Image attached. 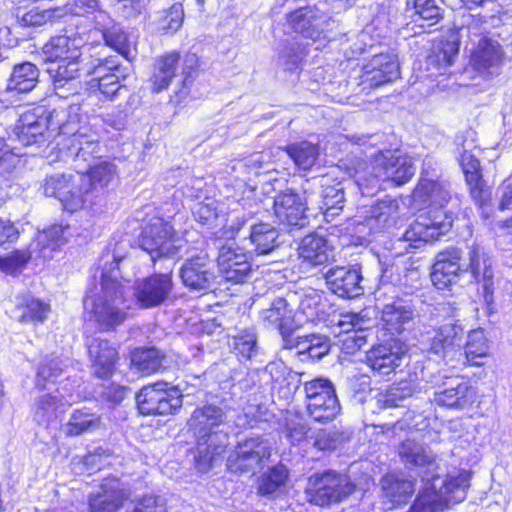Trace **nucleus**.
Here are the masks:
<instances>
[{
	"label": "nucleus",
	"instance_id": "1",
	"mask_svg": "<svg viewBox=\"0 0 512 512\" xmlns=\"http://www.w3.org/2000/svg\"><path fill=\"white\" fill-rule=\"evenodd\" d=\"M77 107L68 109H54L48 112L38 107L23 113L14 133L19 142L25 146L45 144L57 131L63 139L58 142L61 150H66L68 156L76 158L93 155L97 152V133L87 125H82Z\"/></svg>",
	"mask_w": 512,
	"mask_h": 512
},
{
	"label": "nucleus",
	"instance_id": "2",
	"mask_svg": "<svg viewBox=\"0 0 512 512\" xmlns=\"http://www.w3.org/2000/svg\"><path fill=\"white\" fill-rule=\"evenodd\" d=\"M119 258L106 260L100 269L99 286L91 288L84 301V311L89 320L102 331H110L121 325L128 316L133 299L130 289L120 280Z\"/></svg>",
	"mask_w": 512,
	"mask_h": 512
},
{
	"label": "nucleus",
	"instance_id": "3",
	"mask_svg": "<svg viewBox=\"0 0 512 512\" xmlns=\"http://www.w3.org/2000/svg\"><path fill=\"white\" fill-rule=\"evenodd\" d=\"M223 410L216 405L196 408L187 424L197 438L196 459L199 463L211 466L225 452L228 434L218 428L225 423Z\"/></svg>",
	"mask_w": 512,
	"mask_h": 512
},
{
	"label": "nucleus",
	"instance_id": "4",
	"mask_svg": "<svg viewBox=\"0 0 512 512\" xmlns=\"http://www.w3.org/2000/svg\"><path fill=\"white\" fill-rule=\"evenodd\" d=\"M399 456L407 468L421 477L425 485L432 482L430 487L427 486L423 492L419 493L413 505L416 512L432 511L439 498L435 484L439 479L436 456L429 447L410 439L400 445Z\"/></svg>",
	"mask_w": 512,
	"mask_h": 512
},
{
	"label": "nucleus",
	"instance_id": "5",
	"mask_svg": "<svg viewBox=\"0 0 512 512\" xmlns=\"http://www.w3.org/2000/svg\"><path fill=\"white\" fill-rule=\"evenodd\" d=\"M354 485L347 475L335 471L315 473L308 478L305 488L310 503L325 507L339 503L351 495Z\"/></svg>",
	"mask_w": 512,
	"mask_h": 512
},
{
	"label": "nucleus",
	"instance_id": "6",
	"mask_svg": "<svg viewBox=\"0 0 512 512\" xmlns=\"http://www.w3.org/2000/svg\"><path fill=\"white\" fill-rule=\"evenodd\" d=\"M139 246L155 261L161 257H174L183 246L173 227L161 218H153L139 236Z\"/></svg>",
	"mask_w": 512,
	"mask_h": 512
},
{
	"label": "nucleus",
	"instance_id": "7",
	"mask_svg": "<svg viewBox=\"0 0 512 512\" xmlns=\"http://www.w3.org/2000/svg\"><path fill=\"white\" fill-rule=\"evenodd\" d=\"M182 62L183 85L187 87L197 76L199 59L195 53L187 52L180 56L176 51L168 52L155 60L151 77L152 90L160 92L166 89L176 75L179 62Z\"/></svg>",
	"mask_w": 512,
	"mask_h": 512
},
{
	"label": "nucleus",
	"instance_id": "8",
	"mask_svg": "<svg viewBox=\"0 0 512 512\" xmlns=\"http://www.w3.org/2000/svg\"><path fill=\"white\" fill-rule=\"evenodd\" d=\"M308 415L317 422L332 421L340 412L334 385L329 379L315 378L304 383Z\"/></svg>",
	"mask_w": 512,
	"mask_h": 512
},
{
	"label": "nucleus",
	"instance_id": "9",
	"mask_svg": "<svg viewBox=\"0 0 512 512\" xmlns=\"http://www.w3.org/2000/svg\"><path fill=\"white\" fill-rule=\"evenodd\" d=\"M136 402L143 415H168L182 406V394L177 387L168 388L166 382H157L143 387Z\"/></svg>",
	"mask_w": 512,
	"mask_h": 512
},
{
	"label": "nucleus",
	"instance_id": "10",
	"mask_svg": "<svg viewBox=\"0 0 512 512\" xmlns=\"http://www.w3.org/2000/svg\"><path fill=\"white\" fill-rule=\"evenodd\" d=\"M195 219L208 229L218 240H233L241 228L248 222L246 214L237 215L227 222L226 215L215 200L196 205L193 211Z\"/></svg>",
	"mask_w": 512,
	"mask_h": 512
},
{
	"label": "nucleus",
	"instance_id": "11",
	"mask_svg": "<svg viewBox=\"0 0 512 512\" xmlns=\"http://www.w3.org/2000/svg\"><path fill=\"white\" fill-rule=\"evenodd\" d=\"M270 456V444L262 437L239 441L227 458V468L233 473L254 471Z\"/></svg>",
	"mask_w": 512,
	"mask_h": 512
},
{
	"label": "nucleus",
	"instance_id": "12",
	"mask_svg": "<svg viewBox=\"0 0 512 512\" xmlns=\"http://www.w3.org/2000/svg\"><path fill=\"white\" fill-rule=\"evenodd\" d=\"M373 170L375 178L402 185L414 175L415 166L412 158L400 150H386L374 157Z\"/></svg>",
	"mask_w": 512,
	"mask_h": 512
},
{
	"label": "nucleus",
	"instance_id": "13",
	"mask_svg": "<svg viewBox=\"0 0 512 512\" xmlns=\"http://www.w3.org/2000/svg\"><path fill=\"white\" fill-rule=\"evenodd\" d=\"M313 193L303 196L292 190L279 193L274 200V212L278 220L287 226L305 225V211L313 205Z\"/></svg>",
	"mask_w": 512,
	"mask_h": 512
},
{
	"label": "nucleus",
	"instance_id": "14",
	"mask_svg": "<svg viewBox=\"0 0 512 512\" xmlns=\"http://www.w3.org/2000/svg\"><path fill=\"white\" fill-rule=\"evenodd\" d=\"M464 329L458 323H447L439 327L430 339L428 351L447 364L463 356L461 351Z\"/></svg>",
	"mask_w": 512,
	"mask_h": 512
},
{
	"label": "nucleus",
	"instance_id": "15",
	"mask_svg": "<svg viewBox=\"0 0 512 512\" xmlns=\"http://www.w3.org/2000/svg\"><path fill=\"white\" fill-rule=\"evenodd\" d=\"M173 289L171 274H154L136 281L134 298L141 308H153L163 304Z\"/></svg>",
	"mask_w": 512,
	"mask_h": 512
},
{
	"label": "nucleus",
	"instance_id": "16",
	"mask_svg": "<svg viewBox=\"0 0 512 512\" xmlns=\"http://www.w3.org/2000/svg\"><path fill=\"white\" fill-rule=\"evenodd\" d=\"M97 149L98 151L93 153V155L86 156L88 160H85L83 157L76 158L72 156L77 163L76 168L78 169V173L83 174L86 184H88L91 192L96 196L115 179L117 173L116 166L111 162L100 161L93 164L94 159L98 157L100 153L98 135Z\"/></svg>",
	"mask_w": 512,
	"mask_h": 512
},
{
	"label": "nucleus",
	"instance_id": "17",
	"mask_svg": "<svg viewBox=\"0 0 512 512\" xmlns=\"http://www.w3.org/2000/svg\"><path fill=\"white\" fill-rule=\"evenodd\" d=\"M218 249L217 264L222 276L234 283L245 282L252 272V266L244 250L234 243L219 246Z\"/></svg>",
	"mask_w": 512,
	"mask_h": 512
},
{
	"label": "nucleus",
	"instance_id": "18",
	"mask_svg": "<svg viewBox=\"0 0 512 512\" xmlns=\"http://www.w3.org/2000/svg\"><path fill=\"white\" fill-rule=\"evenodd\" d=\"M183 284L195 291L210 290L215 281L213 263L206 253L187 259L180 269Z\"/></svg>",
	"mask_w": 512,
	"mask_h": 512
},
{
	"label": "nucleus",
	"instance_id": "19",
	"mask_svg": "<svg viewBox=\"0 0 512 512\" xmlns=\"http://www.w3.org/2000/svg\"><path fill=\"white\" fill-rule=\"evenodd\" d=\"M288 22L295 32L313 41L325 38V32L330 25L324 12L310 6L299 8L289 14Z\"/></svg>",
	"mask_w": 512,
	"mask_h": 512
},
{
	"label": "nucleus",
	"instance_id": "20",
	"mask_svg": "<svg viewBox=\"0 0 512 512\" xmlns=\"http://www.w3.org/2000/svg\"><path fill=\"white\" fill-rule=\"evenodd\" d=\"M461 260V251L457 248L439 252L435 257L431 272L433 285L443 290L453 284L464 273V263Z\"/></svg>",
	"mask_w": 512,
	"mask_h": 512
},
{
	"label": "nucleus",
	"instance_id": "21",
	"mask_svg": "<svg viewBox=\"0 0 512 512\" xmlns=\"http://www.w3.org/2000/svg\"><path fill=\"white\" fill-rule=\"evenodd\" d=\"M92 372L101 379L111 377L118 361L116 347L106 339L89 337L86 340Z\"/></svg>",
	"mask_w": 512,
	"mask_h": 512
},
{
	"label": "nucleus",
	"instance_id": "22",
	"mask_svg": "<svg viewBox=\"0 0 512 512\" xmlns=\"http://www.w3.org/2000/svg\"><path fill=\"white\" fill-rule=\"evenodd\" d=\"M431 159L424 160V168L422 178L413 192V199L428 208H444L451 199V191L449 184L445 181H436L429 179L424 175H428L426 167H431Z\"/></svg>",
	"mask_w": 512,
	"mask_h": 512
},
{
	"label": "nucleus",
	"instance_id": "23",
	"mask_svg": "<svg viewBox=\"0 0 512 512\" xmlns=\"http://www.w3.org/2000/svg\"><path fill=\"white\" fill-rule=\"evenodd\" d=\"M399 64L394 55L378 54L373 56L364 66L361 76L362 83L375 88L398 79Z\"/></svg>",
	"mask_w": 512,
	"mask_h": 512
},
{
	"label": "nucleus",
	"instance_id": "24",
	"mask_svg": "<svg viewBox=\"0 0 512 512\" xmlns=\"http://www.w3.org/2000/svg\"><path fill=\"white\" fill-rule=\"evenodd\" d=\"M325 279L329 289L340 297L353 298L363 293L362 276L357 268H331L326 272Z\"/></svg>",
	"mask_w": 512,
	"mask_h": 512
},
{
	"label": "nucleus",
	"instance_id": "25",
	"mask_svg": "<svg viewBox=\"0 0 512 512\" xmlns=\"http://www.w3.org/2000/svg\"><path fill=\"white\" fill-rule=\"evenodd\" d=\"M474 390L461 378H450L434 393V402L447 408L463 409L474 401Z\"/></svg>",
	"mask_w": 512,
	"mask_h": 512
},
{
	"label": "nucleus",
	"instance_id": "26",
	"mask_svg": "<svg viewBox=\"0 0 512 512\" xmlns=\"http://www.w3.org/2000/svg\"><path fill=\"white\" fill-rule=\"evenodd\" d=\"M405 351L397 343H385L372 347L366 354L367 365L380 375H388L401 365Z\"/></svg>",
	"mask_w": 512,
	"mask_h": 512
},
{
	"label": "nucleus",
	"instance_id": "27",
	"mask_svg": "<svg viewBox=\"0 0 512 512\" xmlns=\"http://www.w3.org/2000/svg\"><path fill=\"white\" fill-rule=\"evenodd\" d=\"M128 494L117 478H107L100 485V491L89 500L91 512H118Z\"/></svg>",
	"mask_w": 512,
	"mask_h": 512
},
{
	"label": "nucleus",
	"instance_id": "28",
	"mask_svg": "<svg viewBox=\"0 0 512 512\" xmlns=\"http://www.w3.org/2000/svg\"><path fill=\"white\" fill-rule=\"evenodd\" d=\"M292 310L288 308V303L284 298H276L269 308L260 312L262 321L268 326L276 328L283 341L284 348H292Z\"/></svg>",
	"mask_w": 512,
	"mask_h": 512
},
{
	"label": "nucleus",
	"instance_id": "29",
	"mask_svg": "<svg viewBox=\"0 0 512 512\" xmlns=\"http://www.w3.org/2000/svg\"><path fill=\"white\" fill-rule=\"evenodd\" d=\"M298 253L301 263L309 267L327 264L334 258L333 248L329 241L315 233L306 235L301 240Z\"/></svg>",
	"mask_w": 512,
	"mask_h": 512
},
{
	"label": "nucleus",
	"instance_id": "30",
	"mask_svg": "<svg viewBox=\"0 0 512 512\" xmlns=\"http://www.w3.org/2000/svg\"><path fill=\"white\" fill-rule=\"evenodd\" d=\"M471 64L482 74L492 75L497 72L501 63L502 51L500 45L489 38L478 40L477 47H471Z\"/></svg>",
	"mask_w": 512,
	"mask_h": 512
},
{
	"label": "nucleus",
	"instance_id": "31",
	"mask_svg": "<svg viewBox=\"0 0 512 512\" xmlns=\"http://www.w3.org/2000/svg\"><path fill=\"white\" fill-rule=\"evenodd\" d=\"M469 272L475 282H482L485 295L492 293L491 261L484 250L478 244H473L468 251V263H464V273Z\"/></svg>",
	"mask_w": 512,
	"mask_h": 512
},
{
	"label": "nucleus",
	"instance_id": "32",
	"mask_svg": "<svg viewBox=\"0 0 512 512\" xmlns=\"http://www.w3.org/2000/svg\"><path fill=\"white\" fill-rule=\"evenodd\" d=\"M73 402L72 395H64L59 391L56 394L41 395L35 402L33 419L39 425L48 426L59 412H63Z\"/></svg>",
	"mask_w": 512,
	"mask_h": 512
},
{
	"label": "nucleus",
	"instance_id": "33",
	"mask_svg": "<svg viewBox=\"0 0 512 512\" xmlns=\"http://www.w3.org/2000/svg\"><path fill=\"white\" fill-rule=\"evenodd\" d=\"M84 41L81 37L70 35H59L51 38L43 47L46 60L50 62L67 61L68 59H79L80 48Z\"/></svg>",
	"mask_w": 512,
	"mask_h": 512
},
{
	"label": "nucleus",
	"instance_id": "34",
	"mask_svg": "<svg viewBox=\"0 0 512 512\" xmlns=\"http://www.w3.org/2000/svg\"><path fill=\"white\" fill-rule=\"evenodd\" d=\"M345 182L335 181L332 179H324L321 185V201L318 208L323 211L326 219L333 218L338 215V211L342 210L345 203Z\"/></svg>",
	"mask_w": 512,
	"mask_h": 512
},
{
	"label": "nucleus",
	"instance_id": "35",
	"mask_svg": "<svg viewBox=\"0 0 512 512\" xmlns=\"http://www.w3.org/2000/svg\"><path fill=\"white\" fill-rule=\"evenodd\" d=\"M95 198L96 195L91 192L88 184H86L83 174L77 172L60 202L65 210L75 212L88 204H94Z\"/></svg>",
	"mask_w": 512,
	"mask_h": 512
},
{
	"label": "nucleus",
	"instance_id": "36",
	"mask_svg": "<svg viewBox=\"0 0 512 512\" xmlns=\"http://www.w3.org/2000/svg\"><path fill=\"white\" fill-rule=\"evenodd\" d=\"M414 312L411 306L403 301H395L385 305L382 310L381 320L384 328L390 334H400L411 323Z\"/></svg>",
	"mask_w": 512,
	"mask_h": 512
},
{
	"label": "nucleus",
	"instance_id": "37",
	"mask_svg": "<svg viewBox=\"0 0 512 512\" xmlns=\"http://www.w3.org/2000/svg\"><path fill=\"white\" fill-rule=\"evenodd\" d=\"M50 312V305L31 295H23L13 310V318L20 323H42Z\"/></svg>",
	"mask_w": 512,
	"mask_h": 512
},
{
	"label": "nucleus",
	"instance_id": "38",
	"mask_svg": "<svg viewBox=\"0 0 512 512\" xmlns=\"http://www.w3.org/2000/svg\"><path fill=\"white\" fill-rule=\"evenodd\" d=\"M292 343V348L297 349L302 360H319L328 354L331 347L329 339L319 334L297 336L296 338L292 336Z\"/></svg>",
	"mask_w": 512,
	"mask_h": 512
},
{
	"label": "nucleus",
	"instance_id": "39",
	"mask_svg": "<svg viewBox=\"0 0 512 512\" xmlns=\"http://www.w3.org/2000/svg\"><path fill=\"white\" fill-rule=\"evenodd\" d=\"M399 219V202L386 197L371 208L369 225L377 230L394 226Z\"/></svg>",
	"mask_w": 512,
	"mask_h": 512
},
{
	"label": "nucleus",
	"instance_id": "40",
	"mask_svg": "<svg viewBox=\"0 0 512 512\" xmlns=\"http://www.w3.org/2000/svg\"><path fill=\"white\" fill-rule=\"evenodd\" d=\"M327 299L319 290L309 288L299 301V313L309 322L320 321L326 316Z\"/></svg>",
	"mask_w": 512,
	"mask_h": 512
},
{
	"label": "nucleus",
	"instance_id": "41",
	"mask_svg": "<svg viewBox=\"0 0 512 512\" xmlns=\"http://www.w3.org/2000/svg\"><path fill=\"white\" fill-rule=\"evenodd\" d=\"M100 423V416L85 407L75 410L62 429L67 436H78L96 430Z\"/></svg>",
	"mask_w": 512,
	"mask_h": 512
},
{
	"label": "nucleus",
	"instance_id": "42",
	"mask_svg": "<svg viewBox=\"0 0 512 512\" xmlns=\"http://www.w3.org/2000/svg\"><path fill=\"white\" fill-rule=\"evenodd\" d=\"M39 71L37 67L30 63L16 65L8 81L7 89L18 93H27L37 84Z\"/></svg>",
	"mask_w": 512,
	"mask_h": 512
},
{
	"label": "nucleus",
	"instance_id": "43",
	"mask_svg": "<svg viewBox=\"0 0 512 512\" xmlns=\"http://www.w3.org/2000/svg\"><path fill=\"white\" fill-rule=\"evenodd\" d=\"M279 233L269 223L253 224L250 230V241L259 255L268 254L278 246Z\"/></svg>",
	"mask_w": 512,
	"mask_h": 512
},
{
	"label": "nucleus",
	"instance_id": "44",
	"mask_svg": "<svg viewBox=\"0 0 512 512\" xmlns=\"http://www.w3.org/2000/svg\"><path fill=\"white\" fill-rule=\"evenodd\" d=\"M382 487L387 497L395 505L406 503L413 495V481L396 475H387L382 481Z\"/></svg>",
	"mask_w": 512,
	"mask_h": 512
},
{
	"label": "nucleus",
	"instance_id": "45",
	"mask_svg": "<svg viewBox=\"0 0 512 512\" xmlns=\"http://www.w3.org/2000/svg\"><path fill=\"white\" fill-rule=\"evenodd\" d=\"M287 478L288 472L284 466L269 469L258 480V493L262 496L276 497L282 492Z\"/></svg>",
	"mask_w": 512,
	"mask_h": 512
},
{
	"label": "nucleus",
	"instance_id": "46",
	"mask_svg": "<svg viewBox=\"0 0 512 512\" xmlns=\"http://www.w3.org/2000/svg\"><path fill=\"white\" fill-rule=\"evenodd\" d=\"M107 46L131 61L136 57V39L128 35L118 25L103 37Z\"/></svg>",
	"mask_w": 512,
	"mask_h": 512
},
{
	"label": "nucleus",
	"instance_id": "47",
	"mask_svg": "<svg viewBox=\"0 0 512 512\" xmlns=\"http://www.w3.org/2000/svg\"><path fill=\"white\" fill-rule=\"evenodd\" d=\"M66 228L55 224L38 234L36 245L39 247L41 257L44 259L53 257V252L66 240L64 236Z\"/></svg>",
	"mask_w": 512,
	"mask_h": 512
},
{
	"label": "nucleus",
	"instance_id": "48",
	"mask_svg": "<svg viewBox=\"0 0 512 512\" xmlns=\"http://www.w3.org/2000/svg\"><path fill=\"white\" fill-rule=\"evenodd\" d=\"M488 350L489 347L482 329L473 330L468 334L463 353L468 363L474 366L482 365V359L488 355Z\"/></svg>",
	"mask_w": 512,
	"mask_h": 512
},
{
	"label": "nucleus",
	"instance_id": "49",
	"mask_svg": "<svg viewBox=\"0 0 512 512\" xmlns=\"http://www.w3.org/2000/svg\"><path fill=\"white\" fill-rule=\"evenodd\" d=\"M422 220L427 224L429 232L433 233V240L446 234L452 227L454 220L451 212L444 211L443 208H429L427 213L420 214Z\"/></svg>",
	"mask_w": 512,
	"mask_h": 512
},
{
	"label": "nucleus",
	"instance_id": "50",
	"mask_svg": "<svg viewBox=\"0 0 512 512\" xmlns=\"http://www.w3.org/2000/svg\"><path fill=\"white\" fill-rule=\"evenodd\" d=\"M466 182L471 189L474 197L480 194L483 186L482 176L480 172V162L477 157L470 151L464 150L459 157Z\"/></svg>",
	"mask_w": 512,
	"mask_h": 512
},
{
	"label": "nucleus",
	"instance_id": "51",
	"mask_svg": "<svg viewBox=\"0 0 512 512\" xmlns=\"http://www.w3.org/2000/svg\"><path fill=\"white\" fill-rule=\"evenodd\" d=\"M286 151L295 164L302 169L312 167L319 155L317 145L308 141L291 144L286 148Z\"/></svg>",
	"mask_w": 512,
	"mask_h": 512
},
{
	"label": "nucleus",
	"instance_id": "52",
	"mask_svg": "<svg viewBox=\"0 0 512 512\" xmlns=\"http://www.w3.org/2000/svg\"><path fill=\"white\" fill-rule=\"evenodd\" d=\"M131 361L142 373L151 374L162 367L163 357L156 348L137 349L132 353Z\"/></svg>",
	"mask_w": 512,
	"mask_h": 512
},
{
	"label": "nucleus",
	"instance_id": "53",
	"mask_svg": "<svg viewBox=\"0 0 512 512\" xmlns=\"http://www.w3.org/2000/svg\"><path fill=\"white\" fill-rule=\"evenodd\" d=\"M415 388L410 381H400L393 384L382 396V403L386 408L400 407L413 396Z\"/></svg>",
	"mask_w": 512,
	"mask_h": 512
},
{
	"label": "nucleus",
	"instance_id": "54",
	"mask_svg": "<svg viewBox=\"0 0 512 512\" xmlns=\"http://www.w3.org/2000/svg\"><path fill=\"white\" fill-rule=\"evenodd\" d=\"M311 439H313V446L315 448L326 451L336 449L338 445L348 439V436L336 428H331L318 430L311 436Z\"/></svg>",
	"mask_w": 512,
	"mask_h": 512
},
{
	"label": "nucleus",
	"instance_id": "55",
	"mask_svg": "<svg viewBox=\"0 0 512 512\" xmlns=\"http://www.w3.org/2000/svg\"><path fill=\"white\" fill-rule=\"evenodd\" d=\"M79 59H68L67 61L58 62L56 69H50L54 72V87L56 90L64 88L66 84L79 77Z\"/></svg>",
	"mask_w": 512,
	"mask_h": 512
},
{
	"label": "nucleus",
	"instance_id": "56",
	"mask_svg": "<svg viewBox=\"0 0 512 512\" xmlns=\"http://www.w3.org/2000/svg\"><path fill=\"white\" fill-rule=\"evenodd\" d=\"M470 474L467 471H461L456 476H448L441 488L445 494H451V499L455 502H461L465 499L466 489L468 488Z\"/></svg>",
	"mask_w": 512,
	"mask_h": 512
},
{
	"label": "nucleus",
	"instance_id": "57",
	"mask_svg": "<svg viewBox=\"0 0 512 512\" xmlns=\"http://www.w3.org/2000/svg\"><path fill=\"white\" fill-rule=\"evenodd\" d=\"M402 240L409 242L410 247H419L420 244L433 241V233L427 229V224L424 223L421 216L409 225L402 236Z\"/></svg>",
	"mask_w": 512,
	"mask_h": 512
},
{
	"label": "nucleus",
	"instance_id": "58",
	"mask_svg": "<svg viewBox=\"0 0 512 512\" xmlns=\"http://www.w3.org/2000/svg\"><path fill=\"white\" fill-rule=\"evenodd\" d=\"M308 426L305 419L297 414L287 412L285 417V436L294 444L304 440L308 433Z\"/></svg>",
	"mask_w": 512,
	"mask_h": 512
},
{
	"label": "nucleus",
	"instance_id": "59",
	"mask_svg": "<svg viewBox=\"0 0 512 512\" xmlns=\"http://www.w3.org/2000/svg\"><path fill=\"white\" fill-rule=\"evenodd\" d=\"M75 176L72 174H53L48 176L43 185L44 194L49 197H55L60 201Z\"/></svg>",
	"mask_w": 512,
	"mask_h": 512
},
{
	"label": "nucleus",
	"instance_id": "60",
	"mask_svg": "<svg viewBox=\"0 0 512 512\" xmlns=\"http://www.w3.org/2000/svg\"><path fill=\"white\" fill-rule=\"evenodd\" d=\"M407 7H412L414 13L421 19L436 23L441 18L442 9L438 0H407Z\"/></svg>",
	"mask_w": 512,
	"mask_h": 512
},
{
	"label": "nucleus",
	"instance_id": "61",
	"mask_svg": "<svg viewBox=\"0 0 512 512\" xmlns=\"http://www.w3.org/2000/svg\"><path fill=\"white\" fill-rule=\"evenodd\" d=\"M233 349L241 357L250 359L257 351V338L253 330H244L233 337Z\"/></svg>",
	"mask_w": 512,
	"mask_h": 512
},
{
	"label": "nucleus",
	"instance_id": "62",
	"mask_svg": "<svg viewBox=\"0 0 512 512\" xmlns=\"http://www.w3.org/2000/svg\"><path fill=\"white\" fill-rule=\"evenodd\" d=\"M485 30L486 27H484L480 17L468 14L463 16L462 25L459 27V36L469 38L472 46H474L476 39L483 38L482 34Z\"/></svg>",
	"mask_w": 512,
	"mask_h": 512
},
{
	"label": "nucleus",
	"instance_id": "63",
	"mask_svg": "<svg viewBox=\"0 0 512 512\" xmlns=\"http://www.w3.org/2000/svg\"><path fill=\"white\" fill-rule=\"evenodd\" d=\"M60 364V361L56 358L42 363L37 371L36 385L45 388L48 382H54V379L62 372Z\"/></svg>",
	"mask_w": 512,
	"mask_h": 512
},
{
	"label": "nucleus",
	"instance_id": "64",
	"mask_svg": "<svg viewBox=\"0 0 512 512\" xmlns=\"http://www.w3.org/2000/svg\"><path fill=\"white\" fill-rule=\"evenodd\" d=\"M31 259V252L27 250H16L10 254L0 257V270L12 273L25 266Z\"/></svg>",
	"mask_w": 512,
	"mask_h": 512
}]
</instances>
